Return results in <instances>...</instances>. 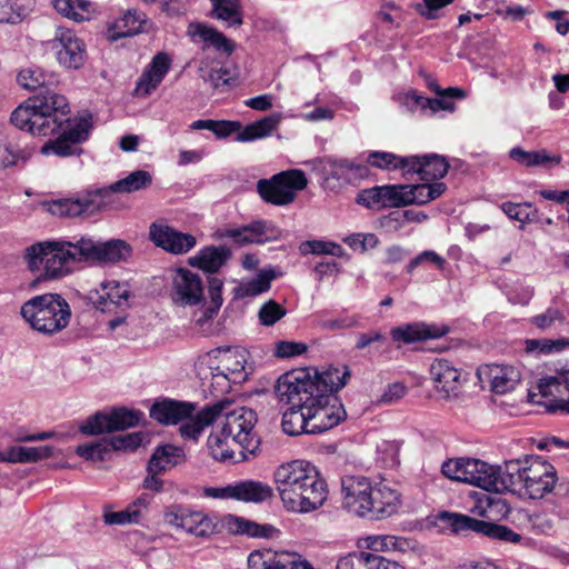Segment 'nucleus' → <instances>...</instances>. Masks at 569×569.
Masks as SVG:
<instances>
[{
  "label": "nucleus",
  "mask_w": 569,
  "mask_h": 569,
  "mask_svg": "<svg viewBox=\"0 0 569 569\" xmlns=\"http://www.w3.org/2000/svg\"><path fill=\"white\" fill-rule=\"evenodd\" d=\"M17 82L24 89L39 90L11 113V123L36 137H50L41 147L43 156L70 157L81 153V143L88 140L92 129L90 114L70 118V107L64 96L52 87L57 77L32 66L21 69Z\"/></svg>",
  "instance_id": "f257e3e1"
},
{
  "label": "nucleus",
  "mask_w": 569,
  "mask_h": 569,
  "mask_svg": "<svg viewBox=\"0 0 569 569\" xmlns=\"http://www.w3.org/2000/svg\"><path fill=\"white\" fill-rule=\"evenodd\" d=\"M445 477L473 485L496 493L511 492L519 497L540 499L551 492L557 481L556 469L547 461L527 458L507 461L503 466L489 465L473 458L449 459L442 463Z\"/></svg>",
  "instance_id": "f03ea898"
},
{
  "label": "nucleus",
  "mask_w": 569,
  "mask_h": 569,
  "mask_svg": "<svg viewBox=\"0 0 569 569\" xmlns=\"http://www.w3.org/2000/svg\"><path fill=\"white\" fill-rule=\"evenodd\" d=\"M350 371L343 368H329L321 372L315 371L311 375L305 369L287 372L283 379L280 393L302 395L296 399L302 401L306 415L309 419L311 435H319L335 428L342 422L347 412L343 405L336 396V392L347 385Z\"/></svg>",
  "instance_id": "7ed1b4c3"
},
{
  "label": "nucleus",
  "mask_w": 569,
  "mask_h": 569,
  "mask_svg": "<svg viewBox=\"0 0 569 569\" xmlns=\"http://www.w3.org/2000/svg\"><path fill=\"white\" fill-rule=\"evenodd\" d=\"M273 481L286 510L298 513L312 512L325 505L329 490L318 468L306 460L280 465Z\"/></svg>",
  "instance_id": "20e7f679"
},
{
  "label": "nucleus",
  "mask_w": 569,
  "mask_h": 569,
  "mask_svg": "<svg viewBox=\"0 0 569 569\" xmlns=\"http://www.w3.org/2000/svg\"><path fill=\"white\" fill-rule=\"evenodd\" d=\"M20 315L33 330L53 336L68 327L71 307L59 293H43L27 300L21 306Z\"/></svg>",
  "instance_id": "39448f33"
},
{
  "label": "nucleus",
  "mask_w": 569,
  "mask_h": 569,
  "mask_svg": "<svg viewBox=\"0 0 569 569\" xmlns=\"http://www.w3.org/2000/svg\"><path fill=\"white\" fill-rule=\"evenodd\" d=\"M61 240L36 242L24 249L23 260L41 280H57L69 276L73 268Z\"/></svg>",
  "instance_id": "423d86ee"
},
{
  "label": "nucleus",
  "mask_w": 569,
  "mask_h": 569,
  "mask_svg": "<svg viewBox=\"0 0 569 569\" xmlns=\"http://www.w3.org/2000/svg\"><path fill=\"white\" fill-rule=\"evenodd\" d=\"M66 246L71 263L119 262L130 254V247L122 240L98 241L91 237H73L61 240Z\"/></svg>",
  "instance_id": "0eeeda50"
},
{
  "label": "nucleus",
  "mask_w": 569,
  "mask_h": 569,
  "mask_svg": "<svg viewBox=\"0 0 569 569\" xmlns=\"http://www.w3.org/2000/svg\"><path fill=\"white\" fill-rule=\"evenodd\" d=\"M308 179L302 170L291 169L257 182L260 198L270 204L283 207L295 201L297 192L303 190Z\"/></svg>",
  "instance_id": "6e6552de"
},
{
  "label": "nucleus",
  "mask_w": 569,
  "mask_h": 569,
  "mask_svg": "<svg viewBox=\"0 0 569 569\" xmlns=\"http://www.w3.org/2000/svg\"><path fill=\"white\" fill-rule=\"evenodd\" d=\"M226 408L220 415L224 420L221 429L224 435L231 437V441L239 445L243 450L254 452L258 447V438L253 431L257 423V415L252 409L239 407L228 410L231 402L226 401Z\"/></svg>",
  "instance_id": "1a4fd4ad"
},
{
  "label": "nucleus",
  "mask_w": 569,
  "mask_h": 569,
  "mask_svg": "<svg viewBox=\"0 0 569 569\" xmlns=\"http://www.w3.org/2000/svg\"><path fill=\"white\" fill-rule=\"evenodd\" d=\"M144 415L140 410L118 407L107 411H98L86 419L79 427L83 435L96 436L103 432H112L133 428L143 420Z\"/></svg>",
  "instance_id": "9d476101"
},
{
  "label": "nucleus",
  "mask_w": 569,
  "mask_h": 569,
  "mask_svg": "<svg viewBox=\"0 0 569 569\" xmlns=\"http://www.w3.org/2000/svg\"><path fill=\"white\" fill-rule=\"evenodd\" d=\"M529 402L545 406L548 412L563 411L569 408V373L547 376L529 390Z\"/></svg>",
  "instance_id": "9b49d317"
},
{
  "label": "nucleus",
  "mask_w": 569,
  "mask_h": 569,
  "mask_svg": "<svg viewBox=\"0 0 569 569\" xmlns=\"http://www.w3.org/2000/svg\"><path fill=\"white\" fill-rule=\"evenodd\" d=\"M167 525L184 530L187 533L207 538L216 530V525L207 513L200 510H192L182 505H172L163 513Z\"/></svg>",
  "instance_id": "f8f14e48"
},
{
  "label": "nucleus",
  "mask_w": 569,
  "mask_h": 569,
  "mask_svg": "<svg viewBox=\"0 0 569 569\" xmlns=\"http://www.w3.org/2000/svg\"><path fill=\"white\" fill-rule=\"evenodd\" d=\"M372 485L363 476H345L341 479L342 506L349 512L371 519Z\"/></svg>",
  "instance_id": "ddd939ff"
},
{
  "label": "nucleus",
  "mask_w": 569,
  "mask_h": 569,
  "mask_svg": "<svg viewBox=\"0 0 569 569\" xmlns=\"http://www.w3.org/2000/svg\"><path fill=\"white\" fill-rule=\"evenodd\" d=\"M170 298L176 306L193 307L203 301V283L199 274L186 268L171 273Z\"/></svg>",
  "instance_id": "4468645a"
},
{
  "label": "nucleus",
  "mask_w": 569,
  "mask_h": 569,
  "mask_svg": "<svg viewBox=\"0 0 569 569\" xmlns=\"http://www.w3.org/2000/svg\"><path fill=\"white\" fill-rule=\"evenodd\" d=\"M51 49L58 62L67 69H79L87 58L84 42L69 29H57Z\"/></svg>",
  "instance_id": "2eb2a0df"
},
{
  "label": "nucleus",
  "mask_w": 569,
  "mask_h": 569,
  "mask_svg": "<svg viewBox=\"0 0 569 569\" xmlns=\"http://www.w3.org/2000/svg\"><path fill=\"white\" fill-rule=\"evenodd\" d=\"M287 377V372L281 375L276 385H274V393L280 402H283L286 405H289L290 407L283 412L282 415V430L284 433L289 436H300V435H311V431L309 430V419L306 415L305 405L299 402L296 399H291V397L296 396V398H299L301 395H293L288 393L281 396L280 388L286 383L283 379Z\"/></svg>",
  "instance_id": "dca6fc26"
},
{
  "label": "nucleus",
  "mask_w": 569,
  "mask_h": 569,
  "mask_svg": "<svg viewBox=\"0 0 569 569\" xmlns=\"http://www.w3.org/2000/svg\"><path fill=\"white\" fill-rule=\"evenodd\" d=\"M248 569H313L301 556L284 550H254L248 556Z\"/></svg>",
  "instance_id": "f3484780"
},
{
  "label": "nucleus",
  "mask_w": 569,
  "mask_h": 569,
  "mask_svg": "<svg viewBox=\"0 0 569 569\" xmlns=\"http://www.w3.org/2000/svg\"><path fill=\"white\" fill-rule=\"evenodd\" d=\"M280 230L270 221L256 220L237 228H227L221 237L230 238L234 243L243 246L249 243H264L277 240Z\"/></svg>",
  "instance_id": "a211bd4d"
},
{
  "label": "nucleus",
  "mask_w": 569,
  "mask_h": 569,
  "mask_svg": "<svg viewBox=\"0 0 569 569\" xmlns=\"http://www.w3.org/2000/svg\"><path fill=\"white\" fill-rule=\"evenodd\" d=\"M149 234L157 247L173 254L187 253L197 243L192 234L177 231L167 224L157 222L150 226Z\"/></svg>",
  "instance_id": "6ab92c4d"
},
{
  "label": "nucleus",
  "mask_w": 569,
  "mask_h": 569,
  "mask_svg": "<svg viewBox=\"0 0 569 569\" xmlns=\"http://www.w3.org/2000/svg\"><path fill=\"white\" fill-rule=\"evenodd\" d=\"M477 375L482 383H488L498 395L512 391L521 379L520 371L509 365H486L478 369Z\"/></svg>",
  "instance_id": "aec40b11"
},
{
  "label": "nucleus",
  "mask_w": 569,
  "mask_h": 569,
  "mask_svg": "<svg viewBox=\"0 0 569 569\" xmlns=\"http://www.w3.org/2000/svg\"><path fill=\"white\" fill-rule=\"evenodd\" d=\"M472 506L469 511L472 515L487 519L486 521L496 522L506 519L510 511V505L507 499L485 492L473 491L470 493Z\"/></svg>",
  "instance_id": "412c9836"
},
{
  "label": "nucleus",
  "mask_w": 569,
  "mask_h": 569,
  "mask_svg": "<svg viewBox=\"0 0 569 569\" xmlns=\"http://www.w3.org/2000/svg\"><path fill=\"white\" fill-rule=\"evenodd\" d=\"M430 377L435 388L447 398L457 396L463 381L461 371L447 359H436L431 363Z\"/></svg>",
  "instance_id": "4be33fe9"
},
{
  "label": "nucleus",
  "mask_w": 569,
  "mask_h": 569,
  "mask_svg": "<svg viewBox=\"0 0 569 569\" xmlns=\"http://www.w3.org/2000/svg\"><path fill=\"white\" fill-rule=\"evenodd\" d=\"M187 33L191 38V41L196 44H200L203 50L211 47L228 56L234 50V44L231 40L222 32L203 22H191L188 26Z\"/></svg>",
  "instance_id": "5701e85b"
},
{
  "label": "nucleus",
  "mask_w": 569,
  "mask_h": 569,
  "mask_svg": "<svg viewBox=\"0 0 569 569\" xmlns=\"http://www.w3.org/2000/svg\"><path fill=\"white\" fill-rule=\"evenodd\" d=\"M227 402H216L194 412L180 422V436L186 440H198L206 427L212 425L226 408Z\"/></svg>",
  "instance_id": "b1692460"
},
{
  "label": "nucleus",
  "mask_w": 569,
  "mask_h": 569,
  "mask_svg": "<svg viewBox=\"0 0 569 569\" xmlns=\"http://www.w3.org/2000/svg\"><path fill=\"white\" fill-rule=\"evenodd\" d=\"M196 411L191 402L163 399L150 408V417L162 425H178Z\"/></svg>",
  "instance_id": "393cba45"
},
{
  "label": "nucleus",
  "mask_w": 569,
  "mask_h": 569,
  "mask_svg": "<svg viewBox=\"0 0 569 569\" xmlns=\"http://www.w3.org/2000/svg\"><path fill=\"white\" fill-rule=\"evenodd\" d=\"M170 67L171 59L168 53L158 52L139 78L136 90L149 96L162 82Z\"/></svg>",
  "instance_id": "a878e982"
},
{
  "label": "nucleus",
  "mask_w": 569,
  "mask_h": 569,
  "mask_svg": "<svg viewBox=\"0 0 569 569\" xmlns=\"http://www.w3.org/2000/svg\"><path fill=\"white\" fill-rule=\"evenodd\" d=\"M371 519H382L396 513L400 507V493L387 483L380 482L371 489Z\"/></svg>",
  "instance_id": "bb28decb"
},
{
  "label": "nucleus",
  "mask_w": 569,
  "mask_h": 569,
  "mask_svg": "<svg viewBox=\"0 0 569 569\" xmlns=\"http://www.w3.org/2000/svg\"><path fill=\"white\" fill-rule=\"evenodd\" d=\"M417 159L413 163H408L407 172H417L421 180L433 181L446 176L449 163L443 157L438 154L409 156Z\"/></svg>",
  "instance_id": "cd10ccee"
},
{
  "label": "nucleus",
  "mask_w": 569,
  "mask_h": 569,
  "mask_svg": "<svg viewBox=\"0 0 569 569\" xmlns=\"http://www.w3.org/2000/svg\"><path fill=\"white\" fill-rule=\"evenodd\" d=\"M152 497L150 495L143 493L123 510L104 512V522L110 526L139 523L142 520L143 511L148 509Z\"/></svg>",
  "instance_id": "c85d7f7f"
},
{
  "label": "nucleus",
  "mask_w": 569,
  "mask_h": 569,
  "mask_svg": "<svg viewBox=\"0 0 569 569\" xmlns=\"http://www.w3.org/2000/svg\"><path fill=\"white\" fill-rule=\"evenodd\" d=\"M186 460L182 447L173 445L158 446L148 461V472H163Z\"/></svg>",
  "instance_id": "c756f323"
},
{
  "label": "nucleus",
  "mask_w": 569,
  "mask_h": 569,
  "mask_svg": "<svg viewBox=\"0 0 569 569\" xmlns=\"http://www.w3.org/2000/svg\"><path fill=\"white\" fill-rule=\"evenodd\" d=\"M102 295H100L97 301L98 308L101 311L110 312L112 307L127 308L129 307L130 291L129 287L124 282L117 280H109L101 283Z\"/></svg>",
  "instance_id": "7c9ffc66"
},
{
  "label": "nucleus",
  "mask_w": 569,
  "mask_h": 569,
  "mask_svg": "<svg viewBox=\"0 0 569 569\" xmlns=\"http://www.w3.org/2000/svg\"><path fill=\"white\" fill-rule=\"evenodd\" d=\"M53 455V447L39 446V447H23L12 446L4 451H0V462L10 463H32L42 459L49 458Z\"/></svg>",
  "instance_id": "2f4dec72"
},
{
  "label": "nucleus",
  "mask_w": 569,
  "mask_h": 569,
  "mask_svg": "<svg viewBox=\"0 0 569 569\" xmlns=\"http://www.w3.org/2000/svg\"><path fill=\"white\" fill-rule=\"evenodd\" d=\"M231 251L226 247L209 246L189 258V264L206 272H217L230 258Z\"/></svg>",
  "instance_id": "473e14b6"
},
{
  "label": "nucleus",
  "mask_w": 569,
  "mask_h": 569,
  "mask_svg": "<svg viewBox=\"0 0 569 569\" xmlns=\"http://www.w3.org/2000/svg\"><path fill=\"white\" fill-rule=\"evenodd\" d=\"M234 493L237 501L261 503L273 497V489L267 482L248 479L234 482Z\"/></svg>",
  "instance_id": "72a5a7b5"
},
{
  "label": "nucleus",
  "mask_w": 569,
  "mask_h": 569,
  "mask_svg": "<svg viewBox=\"0 0 569 569\" xmlns=\"http://www.w3.org/2000/svg\"><path fill=\"white\" fill-rule=\"evenodd\" d=\"M445 331H439L427 327L425 323L415 322L398 326L391 329L390 336L396 342L413 343L427 339L443 336Z\"/></svg>",
  "instance_id": "f704fd0d"
},
{
  "label": "nucleus",
  "mask_w": 569,
  "mask_h": 569,
  "mask_svg": "<svg viewBox=\"0 0 569 569\" xmlns=\"http://www.w3.org/2000/svg\"><path fill=\"white\" fill-rule=\"evenodd\" d=\"M320 169L328 188L336 189L349 184L345 158L325 157L320 160Z\"/></svg>",
  "instance_id": "c9c22d12"
},
{
  "label": "nucleus",
  "mask_w": 569,
  "mask_h": 569,
  "mask_svg": "<svg viewBox=\"0 0 569 569\" xmlns=\"http://www.w3.org/2000/svg\"><path fill=\"white\" fill-rule=\"evenodd\" d=\"M280 123L279 114L267 116L256 122L241 127L236 140L239 142H249L271 136Z\"/></svg>",
  "instance_id": "e433bc0d"
},
{
  "label": "nucleus",
  "mask_w": 569,
  "mask_h": 569,
  "mask_svg": "<svg viewBox=\"0 0 569 569\" xmlns=\"http://www.w3.org/2000/svg\"><path fill=\"white\" fill-rule=\"evenodd\" d=\"M228 526L233 532L251 538H272L278 532L277 528L272 525L257 523L237 516H229Z\"/></svg>",
  "instance_id": "4c0bfd02"
},
{
  "label": "nucleus",
  "mask_w": 569,
  "mask_h": 569,
  "mask_svg": "<svg viewBox=\"0 0 569 569\" xmlns=\"http://www.w3.org/2000/svg\"><path fill=\"white\" fill-rule=\"evenodd\" d=\"M222 366L216 368L217 372H212V379L223 382L224 387H229V381H237L244 377V357L240 353L226 355L221 361Z\"/></svg>",
  "instance_id": "58836bf2"
},
{
  "label": "nucleus",
  "mask_w": 569,
  "mask_h": 569,
  "mask_svg": "<svg viewBox=\"0 0 569 569\" xmlns=\"http://www.w3.org/2000/svg\"><path fill=\"white\" fill-rule=\"evenodd\" d=\"M407 206L426 204L439 198L446 191L443 182H426L420 184H406Z\"/></svg>",
  "instance_id": "ea45409f"
},
{
  "label": "nucleus",
  "mask_w": 569,
  "mask_h": 569,
  "mask_svg": "<svg viewBox=\"0 0 569 569\" xmlns=\"http://www.w3.org/2000/svg\"><path fill=\"white\" fill-rule=\"evenodd\" d=\"M146 16L134 9L128 10L112 26V39L134 36L142 31Z\"/></svg>",
  "instance_id": "a19ab883"
},
{
  "label": "nucleus",
  "mask_w": 569,
  "mask_h": 569,
  "mask_svg": "<svg viewBox=\"0 0 569 569\" xmlns=\"http://www.w3.org/2000/svg\"><path fill=\"white\" fill-rule=\"evenodd\" d=\"M365 547L375 552L399 551L407 552L411 549V542L392 535H375L363 539Z\"/></svg>",
  "instance_id": "79ce46f5"
},
{
  "label": "nucleus",
  "mask_w": 569,
  "mask_h": 569,
  "mask_svg": "<svg viewBox=\"0 0 569 569\" xmlns=\"http://www.w3.org/2000/svg\"><path fill=\"white\" fill-rule=\"evenodd\" d=\"M276 278V272L270 270H262L253 279L242 281L234 288V296L237 298L256 297L270 289L271 281Z\"/></svg>",
  "instance_id": "37998d69"
},
{
  "label": "nucleus",
  "mask_w": 569,
  "mask_h": 569,
  "mask_svg": "<svg viewBox=\"0 0 569 569\" xmlns=\"http://www.w3.org/2000/svg\"><path fill=\"white\" fill-rule=\"evenodd\" d=\"M212 3L211 17L226 21L229 27H239L243 23L240 0H210Z\"/></svg>",
  "instance_id": "c03bdc74"
},
{
  "label": "nucleus",
  "mask_w": 569,
  "mask_h": 569,
  "mask_svg": "<svg viewBox=\"0 0 569 569\" xmlns=\"http://www.w3.org/2000/svg\"><path fill=\"white\" fill-rule=\"evenodd\" d=\"M441 519L447 522L455 533L476 532L485 536L487 522L467 515L443 512Z\"/></svg>",
  "instance_id": "a18cd8bd"
},
{
  "label": "nucleus",
  "mask_w": 569,
  "mask_h": 569,
  "mask_svg": "<svg viewBox=\"0 0 569 569\" xmlns=\"http://www.w3.org/2000/svg\"><path fill=\"white\" fill-rule=\"evenodd\" d=\"M367 162L369 163V168H378L382 170H408V163H413L417 161L415 158L408 157H399L391 152L386 151H372L367 156Z\"/></svg>",
  "instance_id": "49530a36"
},
{
  "label": "nucleus",
  "mask_w": 569,
  "mask_h": 569,
  "mask_svg": "<svg viewBox=\"0 0 569 569\" xmlns=\"http://www.w3.org/2000/svg\"><path fill=\"white\" fill-rule=\"evenodd\" d=\"M54 9L62 16L74 21L89 20L92 3L88 0H52Z\"/></svg>",
  "instance_id": "de8ad7c7"
},
{
  "label": "nucleus",
  "mask_w": 569,
  "mask_h": 569,
  "mask_svg": "<svg viewBox=\"0 0 569 569\" xmlns=\"http://www.w3.org/2000/svg\"><path fill=\"white\" fill-rule=\"evenodd\" d=\"M209 283V296L211 299V302L209 306L202 307L201 316L196 320L197 325L202 327L207 321L211 320L217 312L219 311L220 307L222 306L223 299H222V286L223 281L217 277H210L208 280Z\"/></svg>",
  "instance_id": "09e8293b"
},
{
  "label": "nucleus",
  "mask_w": 569,
  "mask_h": 569,
  "mask_svg": "<svg viewBox=\"0 0 569 569\" xmlns=\"http://www.w3.org/2000/svg\"><path fill=\"white\" fill-rule=\"evenodd\" d=\"M232 445L236 443L231 441L230 436L224 435L221 428L219 431L212 432L208 437V448L210 455L214 460L218 461H227L234 458Z\"/></svg>",
  "instance_id": "8fccbe9b"
},
{
  "label": "nucleus",
  "mask_w": 569,
  "mask_h": 569,
  "mask_svg": "<svg viewBox=\"0 0 569 569\" xmlns=\"http://www.w3.org/2000/svg\"><path fill=\"white\" fill-rule=\"evenodd\" d=\"M509 156L512 160L527 167L557 164L561 160L559 156L551 157L545 150L525 151L521 148H512Z\"/></svg>",
  "instance_id": "3c124183"
},
{
  "label": "nucleus",
  "mask_w": 569,
  "mask_h": 569,
  "mask_svg": "<svg viewBox=\"0 0 569 569\" xmlns=\"http://www.w3.org/2000/svg\"><path fill=\"white\" fill-rule=\"evenodd\" d=\"M152 182V177L148 171L136 170L128 174L126 178L112 183L109 190L112 192H133L149 187Z\"/></svg>",
  "instance_id": "603ef678"
},
{
  "label": "nucleus",
  "mask_w": 569,
  "mask_h": 569,
  "mask_svg": "<svg viewBox=\"0 0 569 569\" xmlns=\"http://www.w3.org/2000/svg\"><path fill=\"white\" fill-rule=\"evenodd\" d=\"M32 0H0V22L17 23L27 16Z\"/></svg>",
  "instance_id": "864d4df0"
},
{
  "label": "nucleus",
  "mask_w": 569,
  "mask_h": 569,
  "mask_svg": "<svg viewBox=\"0 0 569 569\" xmlns=\"http://www.w3.org/2000/svg\"><path fill=\"white\" fill-rule=\"evenodd\" d=\"M30 152L8 139H0V164L3 168L16 166L19 161H26Z\"/></svg>",
  "instance_id": "5fc2aeb1"
},
{
  "label": "nucleus",
  "mask_w": 569,
  "mask_h": 569,
  "mask_svg": "<svg viewBox=\"0 0 569 569\" xmlns=\"http://www.w3.org/2000/svg\"><path fill=\"white\" fill-rule=\"evenodd\" d=\"M345 160L349 184H358L360 181L371 176V169L369 168L366 156H360L355 159L345 158Z\"/></svg>",
  "instance_id": "6e6d98bb"
},
{
  "label": "nucleus",
  "mask_w": 569,
  "mask_h": 569,
  "mask_svg": "<svg viewBox=\"0 0 569 569\" xmlns=\"http://www.w3.org/2000/svg\"><path fill=\"white\" fill-rule=\"evenodd\" d=\"M501 209L510 219L520 222H532L537 219V210L529 202H505L502 203Z\"/></svg>",
  "instance_id": "4d7b16f0"
},
{
  "label": "nucleus",
  "mask_w": 569,
  "mask_h": 569,
  "mask_svg": "<svg viewBox=\"0 0 569 569\" xmlns=\"http://www.w3.org/2000/svg\"><path fill=\"white\" fill-rule=\"evenodd\" d=\"M106 442H108V451H132L137 449L142 442V436L140 432H132L119 436H112L109 438H104Z\"/></svg>",
  "instance_id": "13d9d810"
},
{
  "label": "nucleus",
  "mask_w": 569,
  "mask_h": 569,
  "mask_svg": "<svg viewBox=\"0 0 569 569\" xmlns=\"http://www.w3.org/2000/svg\"><path fill=\"white\" fill-rule=\"evenodd\" d=\"M382 190L385 209L407 207L406 184H385Z\"/></svg>",
  "instance_id": "bf43d9fd"
},
{
  "label": "nucleus",
  "mask_w": 569,
  "mask_h": 569,
  "mask_svg": "<svg viewBox=\"0 0 569 569\" xmlns=\"http://www.w3.org/2000/svg\"><path fill=\"white\" fill-rule=\"evenodd\" d=\"M382 197V186H376L359 191L356 198V202L367 209L381 210L385 209Z\"/></svg>",
  "instance_id": "052dcab7"
},
{
  "label": "nucleus",
  "mask_w": 569,
  "mask_h": 569,
  "mask_svg": "<svg viewBox=\"0 0 569 569\" xmlns=\"http://www.w3.org/2000/svg\"><path fill=\"white\" fill-rule=\"evenodd\" d=\"M76 452L86 460L102 461L109 453L108 442L102 438L96 442L83 443L77 447Z\"/></svg>",
  "instance_id": "680f3d73"
},
{
  "label": "nucleus",
  "mask_w": 569,
  "mask_h": 569,
  "mask_svg": "<svg viewBox=\"0 0 569 569\" xmlns=\"http://www.w3.org/2000/svg\"><path fill=\"white\" fill-rule=\"evenodd\" d=\"M286 313L287 310L284 307L274 300H269L260 307L258 317L261 325L270 327L282 319Z\"/></svg>",
  "instance_id": "e2e57ef3"
},
{
  "label": "nucleus",
  "mask_w": 569,
  "mask_h": 569,
  "mask_svg": "<svg viewBox=\"0 0 569 569\" xmlns=\"http://www.w3.org/2000/svg\"><path fill=\"white\" fill-rule=\"evenodd\" d=\"M485 536L495 540L510 543H518L521 540V535L517 533L509 527L490 521L487 522Z\"/></svg>",
  "instance_id": "0e129e2a"
},
{
  "label": "nucleus",
  "mask_w": 569,
  "mask_h": 569,
  "mask_svg": "<svg viewBox=\"0 0 569 569\" xmlns=\"http://www.w3.org/2000/svg\"><path fill=\"white\" fill-rule=\"evenodd\" d=\"M371 555L366 551L348 553L339 558L336 569H369Z\"/></svg>",
  "instance_id": "69168bd1"
},
{
  "label": "nucleus",
  "mask_w": 569,
  "mask_h": 569,
  "mask_svg": "<svg viewBox=\"0 0 569 569\" xmlns=\"http://www.w3.org/2000/svg\"><path fill=\"white\" fill-rule=\"evenodd\" d=\"M303 252H311L313 254H330L335 257H341L343 254V248L331 241L313 240L307 241L302 244Z\"/></svg>",
  "instance_id": "338daca9"
},
{
  "label": "nucleus",
  "mask_w": 569,
  "mask_h": 569,
  "mask_svg": "<svg viewBox=\"0 0 569 569\" xmlns=\"http://www.w3.org/2000/svg\"><path fill=\"white\" fill-rule=\"evenodd\" d=\"M238 73L236 69L221 67L209 72L208 81L217 89L231 87L236 83Z\"/></svg>",
  "instance_id": "774afa93"
}]
</instances>
